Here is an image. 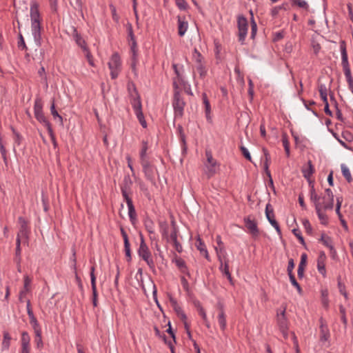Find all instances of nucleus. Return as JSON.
<instances>
[{
    "instance_id": "obj_36",
    "label": "nucleus",
    "mask_w": 353,
    "mask_h": 353,
    "mask_svg": "<svg viewBox=\"0 0 353 353\" xmlns=\"http://www.w3.org/2000/svg\"><path fill=\"white\" fill-rule=\"evenodd\" d=\"M319 91L320 93V96L321 99L323 100L324 103H328L327 101V88L325 85L321 84L319 86Z\"/></svg>"
},
{
    "instance_id": "obj_38",
    "label": "nucleus",
    "mask_w": 353,
    "mask_h": 353,
    "mask_svg": "<svg viewBox=\"0 0 353 353\" xmlns=\"http://www.w3.org/2000/svg\"><path fill=\"white\" fill-rule=\"evenodd\" d=\"M11 337L8 332H4L3 339L2 342V349L8 350L10 345Z\"/></svg>"
},
{
    "instance_id": "obj_27",
    "label": "nucleus",
    "mask_w": 353,
    "mask_h": 353,
    "mask_svg": "<svg viewBox=\"0 0 353 353\" xmlns=\"http://www.w3.org/2000/svg\"><path fill=\"white\" fill-rule=\"evenodd\" d=\"M188 23L187 21L182 20L180 17H178V34L180 37H183L187 31Z\"/></svg>"
},
{
    "instance_id": "obj_35",
    "label": "nucleus",
    "mask_w": 353,
    "mask_h": 353,
    "mask_svg": "<svg viewBox=\"0 0 353 353\" xmlns=\"http://www.w3.org/2000/svg\"><path fill=\"white\" fill-rule=\"evenodd\" d=\"M267 219L270 222V223L275 228L278 234L281 235V231L279 227V223L274 219V214H270L268 216H266Z\"/></svg>"
},
{
    "instance_id": "obj_37",
    "label": "nucleus",
    "mask_w": 353,
    "mask_h": 353,
    "mask_svg": "<svg viewBox=\"0 0 353 353\" xmlns=\"http://www.w3.org/2000/svg\"><path fill=\"white\" fill-rule=\"evenodd\" d=\"M320 241L325 245L326 247L329 248L330 250H334V247L332 245V241L330 236H327L323 234L320 239Z\"/></svg>"
},
{
    "instance_id": "obj_47",
    "label": "nucleus",
    "mask_w": 353,
    "mask_h": 353,
    "mask_svg": "<svg viewBox=\"0 0 353 353\" xmlns=\"http://www.w3.org/2000/svg\"><path fill=\"white\" fill-rule=\"evenodd\" d=\"M257 32V25L256 21H254V19L253 16L251 18V39H254L256 37Z\"/></svg>"
},
{
    "instance_id": "obj_2",
    "label": "nucleus",
    "mask_w": 353,
    "mask_h": 353,
    "mask_svg": "<svg viewBox=\"0 0 353 353\" xmlns=\"http://www.w3.org/2000/svg\"><path fill=\"white\" fill-rule=\"evenodd\" d=\"M140 245L138 249L139 256L146 262L150 268L154 267V263L151 257V252L149 250L148 245H146L143 236L140 234Z\"/></svg>"
},
{
    "instance_id": "obj_56",
    "label": "nucleus",
    "mask_w": 353,
    "mask_h": 353,
    "mask_svg": "<svg viewBox=\"0 0 353 353\" xmlns=\"http://www.w3.org/2000/svg\"><path fill=\"white\" fill-rule=\"evenodd\" d=\"M47 130H48V134H49V135L50 137V139H51V141L52 142V144H53L54 147L56 148L57 146V141H56V139H55V136L54 134L52 126H50L49 128H48Z\"/></svg>"
},
{
    "instance_id": "obj_64",
    "label": "nucleus",
    "mask_w": 353,
    "mask_h": 353,
    "mask_svg": "<svg viewBox=\"0 0 353 353\" xmlns=\"http://www.w3.org/2000/svg\"><path fill=\"white\" fill-rule=\"evenodd\" d=\"M303 225L307 233L312 232V228L311 224L310 223V221L307 219H305L303 221Z\"/></svg>"
},
{
    "instance_id": "obj_15",
    "label": "nucleus",
    "mask_w": 353,
    "mask_h": 353,
    "mask_svg": "<svg viewBox=\"0 0 353 353\" xmlns=\"http://www.w3.org/2000/svg\"><path fill=\"white\" fill-rule=\"evenodd\" d=\"M301 171L303 176L308 181L310 185H311L313 182L310 181V177L314 172V168L310 160L307 161L306 165L302 168Z\"/></svg>"
},
{
    "instance_id": "obj_23",
    "label": "nucleus",
    "mask_w": 353,
    "mask_h": 353,
    "mask_svg": "<svg viewBox=\"0 0 353 353\" xmlns=\"http://www.w3.org/2000/svg\"><path fill=\"white\" fill-rule=\"evenodd\" d=\"M30 18L31 22L40 21V14L39 11V7L36 3H33L31 4Z\"/></svg>"
},
{
    "instance_id": "obj_31",
    "label": "nucleus",
    "mask_w": 353,
    "mask_h": 353,
    "mask_svg": "<svg viewBox=\"0 0 353 353\" xmlns=\"http://www.w3.org/2000/svg\"><path fill=\"white\" fill-rule=\"evenodd\" d=\"M160 232L163 238H165L167 241H169V225L167 222H161L160 223Z\"/></svg>"
},
{
    "instance_id": "obj_60",
    "label": "nucleus",
    "mask_w": 353,
    "mask_h": 353,
    "mask_svg": "<svg viewBox=\"0 0 353 353\" xmlns=\"http://www.w3.org/2000/svg\"><path fill=\"white\" fill-rule=\"evenodd\" d=\"M124 250H125V256L127 257V261H130L132 259L130 245V244L124 245Z\"/></svg>"
},
{
    "instance_id": "obj_8",
    "label": "nucleus",
    "mask_w": 353,
    "mask_h": 353,
    "mask_svg": "<svg viewBox=\"0 0 353 353\" xmlns=\"http://www.w3.org/2000/svg\"><path fill=\"white\" fill-rule=\"evenodd\" d=\"M286 306H284L283 310L279 313L277 311V324L279 327V330L283 333L285 337L288 336V321L285 316Z\"/></svg>"
},
{
    "instance_id": "obj_58",
    "label": "nucleus",
    "mask_w": 353,
    "mask_h": 353,
    "mask_svg": "<svg viewBox=\"0 0 353 353\" xmlns=\"http://www.w3.org/2000/svg\"><path fill=\"white\" fill-rule=\"evenodd\" d=\"M83 52H85V57L89 63V64L94 67V61H93V57L92 55L91 54L89 49L88 48L87 50H84Z\"/></svg>"
},
{
    "instance_id": "obj_20",
    "label": "nucleus",
    "mask_w": 353,
    "mask_h": 353,
    "mask_svg": "<svg viewBox=\"0 0 353 353\" xmlns=\"http://www.w3.org/2000/svg\"><path fill=\"white\" fill-rule=\"evenodd\" d=\"M307 254L305 253L302 254L301 257V261L299 264L297 274L299 279H301L304 276V271L306 265Z\"/></svg>"
},
{
    "instance_id": "obj_34",
    "label": "nucleus",
    "mask_w": 353,
    "mask_h": 353,
    "mask_svg": "<svg viewBox=\"0 0 353 353\" xmlns=\"http://www.w3.org/2000/svg\"><path fill=\"white\" fill-rule=\"evenodd\" d=\"M148 149V142L143 141H142V147H141V150L140 152L141 162H143V161H148V159H147V156H146V152H147Z\"/></svg>"
},
{
    "instance_id": "obj_12",
    "label": "nucleus",
    "mask_w": 353,
    "mask_h": 353,
    "mask_svg": "<svg viewBox=\"0 0 353 353\" xmlns=\"http://www.w3.org/2000/svg\"><path fill=\"white\" fill-rule=\"evenodd\" d=\"M179 230L174 229V231H171L169 235V241L172 243L174 249L179 253L182 252L183 247L181 243L178 241Z\"/></svg>"
},
{
    "instance_id": "obj_16",
    "label": "nucleus",
    "mask_w": 353,
    "mask_h": 353,
    "mask_svg": "<svg viewBox=\"0 0 353 353\" xmlns=\"http://www.w3.org/2000/svg\"><path fill=\"white\" fill-rule=\"evenodd\" d=\"M32 33L35 42L40 45L41 40V24L40 21L31 22Z\"/></svg>"
},
{
    "instance_id": "obj_61",
    "label": "nucleus",
    "mask_w": 353,
    "mask_h": 353,
    "mask_svg": "<svg viewBox=\"0 0 353 353\" xmlns=\"http://www.w3.org/2000/svg\"><path fill=\"white\" fill-rule=\"evenodd\" d=\"M145 228L148 232H150V233L154 232V224L152 221H150V220L146 221L145 222Z\"/></svg>"
},
{
    "instance_id": "obj_32",
    "label": "nucleus",
    "mask_w": 353,
    "mask_h": 353,
    "mask_svg": "<svg viewBox=\"0 0 353 353\" xmlns=\"http://www.w3.org/2000/svg\"><path fill=\"white\" fill-rule=\"evenodd\" d=\"M292 6H296L299 8L307 10L309 9V5L305 0H290Z\"/></svg>"
},
{
    "instance_id": "obj_63",
    "label": "nucleus",
    "mask_w": 353,
    "mask_h": 353,
    "mask_svg": "<svg viewBox=\"0 0 353 353\" xmlns=\"http://www.w3.org/2000/svg\"><path fill=\"white\" fill-rule=\"evenodd\" d=\"M30 323L32 325L34 332H37V331H41V327L39 326V324L37 319L34 320L30 321Z\"/></svg>"
},
{
    "instance_id": "obj_11",
    "label": "nucleus",
    "mask_w": 353,
    "mask_h": 353,
    "mask_svg": "<svg viewBox=\"0 0 353 353\" xmlns=\"http://www.w3.org/2000/svg\"><path fill=\"white\" fill-rule=\"evenodd\" d=\"M141 164L145 178L152 183H154V168L150 163L149 161H143V162H141Z\"/></svg>"
},
{
    "instance_id": "obj_14",
    "label": "nucleus",
    "mask_w": 353,
    "mask_h": 353,
    "mask_svg": "<svg viewBox=\"0 0 353 353\" xmlns=\"http://www.w3.org/2000/svg\"><path fill=\"white\" fill-rule=\"evenodd\" d=\"M72 36L75 41L76 43L83 50H87L88 47L85 40L81 37V34L78 33L77 30L75 27H72Z\"/></svg>"
},
{
    "instance_id": "obj_39",
    "label": "nucleus",
    "mask_w": 353,
    "mask_h": 353,
    "mask_svg": "<svg viewBox=\"0 0 353 353\" xmlns=\"http://www.w3.org/2000/svg\"><path fill=\"white\" fill-rule=\"evenodd\" d=\"M34 343L36 344L37 348L40 350L43 347V343L41 336V331H37V332H34Z\"/></svg>"
},
{
    "instance_id": "obj_48",
    "label": "nucleus",
    "mask_w": 353,
    "mask_h": 353,
    "mask_svg": "<svg viewBox=\"0 0 353 353\" xmlns=\"http://www.w3.org/2000/svg\"><path fill=\"white\" fill-rule=\"evenodd\" d=\"M339 312L341 313V321L344 325L345 327L347 326V317H346V312H345V308L343 307V305H339Z\"/></svg>"
},
{
    "instance_id": "obj_51",
    "label": "nucleus",
    "mask_w": 353,
    "mask_h": 353,
    "mask_svg": "<svg viewBox=\"0 0 353 353\" xmlns=\"http://www.w3.org/2000/svg\"><path fill=\"white\" fill-rule=\"evenodd\" d=\"M139 121L140 122L141 125L143 128H145L147 127V123L145 120L142 111H139V112L135 113Z\"/></svg>"
},
{
    "instance_id": "obj_7",
    "label": "nucleus",
    "mask_w": 353,
    "mask_h": 353,
    "mask_svg": "<svg viewBox=\"0 0 353 353\" xmlns=\"http://www.w3.org/2000/svg\"><path fill=\"white\" fill-rule=\"evenodd\" d=\"M172 105L176 117H182L185 103L181 97L179 91L174 92Z\"/></svg>"
},
{
    "instance_id": "obj_62",
    "label": "nucleus",
    "mask_w": 353,
    "mask_h": 353,
    "mask_svg": "<svg viewBox=\"0 0 353 353\" xmlns=\"http://www.w3.org/2000/svg\"><path fill=\"white\" fill-rule=\"evenodd\" d=\"M18 48L21 50L27 49V46L25 43L24 39L21 34H19V41H18Z\"/></svg>"
},
{
    "instance_id": "obj_1",
    "label": "nucleus",
    "mask_w": 353,
    "mask_h": 353,
    "mask_svg": "<svg viewBox=\"0 0 353 353\" xmlns=\"http://www.w3.org/2000/svg\"><path fill=\"white\" fill-rule=\"evenodd\" d=\"M205 157L207 161L204 163L205 168V173L208 178H211L216 173L219 168V164L217 163L216 160L213 158L210 150H205Z\"/></svg>"
},
{
    "instance_id": "obj_29",
    "label": "nucleus",
    "mask_w": 353,
    "mask_h": 353,
    "mask_svg": "<svg viewBox=\"0 0 353 353\" xmlns=\"http://www.w3.org/2000/svg\"><path fill=\"white\" fill-rule=\"evenodd\" d=\"M311 186L310 190V200L314 203V206L316 207V205L317 204L319 206H321V202L320 199L321 197L316 194L313 183L310 185Z\"/></svg>"
},
{
    "instance_id": "obj_18",
    "label": "nucleus",
    "mask_w": 353,
    "mask_h": 353,
    "mask_svg": "<svg viewBox=\"0 0 353 353\" xmlns=\"http://www.w3.org/2000/svg\"><path fill=\"white\" fill-rule=\"evenodd\" d=\"M325 260H326V255L324 252H321L319 253V255L318 256L317 259V269L323 276L326 274V270H325Z\"/></svg>"
},
{
    "instance_id": "obj_9",
    "label": "nucleus",
    "mask_w": 353,
    "mask_h": 353,
    "mask_svg": "<svg viewBox=\"0 0 353 353\" xmlns=\"http://www.w3.org/2000/svg\"><path fill=\"white\" fill-rule=\"evenodd\" d=\"M132 185V181L130 176V175H125L123 178V180L121 184V190L122 193V196L123 199H128L130 197V194H131V188Z\"/></svg>"
},
{
    "instance_id": "obj_30",
    "label": "nucleus",
    "mask_w": 353,
    "mask_h": 353,
    "mask_svg": "<svg viewBox=\"0 0 353 353\" xmlns=\"http://www.w3.org/2000/svg\"><path fill=\"white\" fill-rule=\"evenodd\" d=\"M321 209L324 210H332L334 207V199H328L326 196L322 197Z\"/></svg>"
},
{
    "instance_id": "obj_25",
    "label": "nucleus",
    "mask_w": 353,
    "mask_h": 353,
    "mask_svg": "<svg viewBox=\"0 0 353 353\" xmlns=\"http://www.w3.org/2000/svg\"><path fill=\"white\" fill-rule=\"evenodd\" d=\"M174 263L179 270L183 273L190 276V273L188 270V267L186 266L185 261L180 258L177 257L174 259Z\"/></svg>"
},
{
    "instance_id": "obj_49",
    "label": "nucleus",
    "mask_w": 353,
    "mask_h": 353,
    "mask_svg": "<svg viewBox=\"0 0 353 353\" xmlns=\"http://www.w3.org/2000/svg\"><path fill=\"white\" fill-rule=\"evenodd\" d=\"M294 266H295V264H294L293 259H289L288 265V268H287V272H288V274L289 277L294 276L293 274V270L294 268Z\"/></svg>"
},
{
    "instance_id": "obj_45",
    "label": "nucleus",
    "mask_w": 353,
    "mask_h": 353,
    "mask_svg": "<svg viewBox=\"0 0 353 353\" xmlns=\"http://www.w3.org/2000/svg\"><path fill=\"white\" fill-rule=\"evenodd\" d=\"M30 338L27 332L21 333V346H30Z\"/></svg>"
},
{
    "instance_id": "obj_42",
    "label": "nucleus",
    "mask_w": 353,
    "mask_h": 353,
    "mask_svg": "<svg viewBox=\"0 0 353 353\" xmlns=\"http://www.w3.org/2000/svg\"><path fill=\"white\" fill-rule=\"evenodd\" d=\"M341 171L343 176L345 178V179L350 183L352 181V178L351 176V173L348 168L344 165H341Z\"/></svg>"
},
{
    "instance_id": "obj_19",
    "label": "nucleus",
    "mask_w": 353,
    "mask_h": 353,
    "mask_svg": "<svg viewBox=\"0 0 353 353\" xmlns=\"http://www.w3.org/2000/svg\"><path fill=\"white\" fill-rule=\"evenodd\" d=\"M19 223L20 224V229L17 234L21 236L22 238L28 239L29 230L26 221L20 216L19 218Z\"/></svg>"
},
{
    "instance_id": "obj_41",
    "label": "nucleus",
    "mask_w": 353,
    "mask_h": 353,
    "mask_svg": "<svg viewBox=\"0 0 353 353\" xmlns=\"http://www.w3.org/2000/svg\"><path fill=\"white\" fill-rule=\"evenodd\" d=\"M92 291V304L94 307H97L98 305V293L97 290V285L92 281V284H91Z\"/></svg>"
},
{
    "instance_id": "obj_44",
    "label": "nucleus",
    "mask_w": 353,
    "mask_h": 353,
    "mask_svg": "<svg viewBox=\"0 0 353 353\" xmlns=\"http://www.w3.org/2000/svg\"><path fill=\"white\" fill-rule=\"evenodd\" d=\"M196 68L199 73L200 77L201 78H204L207 74V70L205 68V62L196 64Z\"/></svg>"
},
{
    "instance_id": "obj_5",
    "label": "nucleus",
    "mask_w": 353,
    "mask_h": 353,
    "mask_svg": "<svg viewBox=\"0 0 353 353\" xmlns=\"http://www.w3.org/2000/svg\"><path fill=\"white\" fill-rule=\"evenodd\" d=\"M238 39L241 45L245 44V37L248 34V23L247 19L240 15L237 18Z\"/></svg>"
},
{
    "instance_id": "obj_40",
    "label": "nucleus",
    "mask_w": 353,
    "mask_h": 353,
    "mask_svg": "<svg viewBox=\"0 0 353 353\" xmlns=\"http://www.w3.org/2000/svg\"><path fill=\"white\" fill-rule=\"evenodd\" d=\"M132 105L134 111V113L139 112V111H142L141 110V102L140 100V97L137 95V97L133 99L132 102Z\"/></svg>"
},
{
    "instance_id": "obj_4",
    "label": "nucleus",
    "mask_w": 353,
    "mask_h": 353,
    "mask_svg": "<svg viewBox=\"0 0 353 353\" xmlns=\"http://www.w3.org/2000/svg\"><path fill=\"white\" fill-rule=\"evenodd\" d=\"M34 117L37 119V121L43 123L46 128L51 126V124L46 118L43 112V103L42 100L40 98H37L34 101Z\"/></svg>"
},
{
    "instance_id": "obj_57",
    "label": "nucleus",
    "mask_w": 353,
    "mask_h": 353,
    "mask_svg": "<svg viewBox=\"0 0 353 353\" xmlns=\"http://www.w3.org/2000/svg\"><path fill=\"white\" fill-rule=\"evenodd\" d=\"M177 129H178V131H179V134H180L181 141V142L183 143V150H186V148H185V134L183 132V128H182V126L179 125Z\"/></svg>"
},
{
    "instance_id": "obj_43",
    "label": "nucleus",
    "mask_w": 353,
    "mask_h": 353,
    "mask_svg": "<svg viewBox=\"0 0 353 353\" xmlns=\"http://www.w3.org/2000/svg\"><path fill=\"white\" fill-rule=\"evenodd\" d=\"M193 59L194 60L196 64L201 63L204 62L203 57L201 54L198 51L196 48L194 49V52L192 54Z\"/></svg>"
},
{
    "instance_id": "obj_17",
    "label": "nucleus",
    "mask_w": 353,
    "mask_h": 353,
    "mask_svg": "<svg viewBox=\"0 0 353 353\" xmlns=\"http://www.w3.org/2000/svg\"><path fill=\"white\" fill-rule=\"evenodd\" d=\"M218 306L219 308V312L217 316L218 323L221 330L224 331L227 327L226 316L224 312L223 305L221 303H219Z\"/></svg>"
},
{
    "instance_id": "obj_52",
    "label": "nucleus",
    "mask_w": 353,
    "mask_h": 353,
    "mask_svg": "<svg viewBox=\"0 0 353 353\" xmlns=\"http://www.w3.org/2000/svg\"><path fill=\"white\" fill-rule=\"evenodd\" d=\"M338 288L340 293L344 296L345 299H348V295L345 290V286L343 283H341L340 280L338 281Z\"/></svg>"
},
{
    "instance_id": "obj_54",
    "label": "nucleus",
    "mask_w": 353,
    "mask_h": 353,
    "mask_svg": "<svg viewBox=\"0 0 353 353\" xmlns=\"http://www.w3.org/2000/svg\"><path fill=\"white\" fill-rule=\"evenodd\" d=\"M240 150L242 152V154L244 156V157L247 160L252 161V157H251V155H250L249 151L248 150V149L245 146L241 145V146H240Z\"/></svg>"
},
{
    "instance_id": "obj_10",
    "label": "nucleus",
    "mask_w": 353,
    "mask_h": 353,
    "mask_svg": "<svg viewBox=\"0 0 353 353\" xmlns=\"http://www.w3.org/2000/svg\"><path fill=\"white\" fill-rule=\"evenodd\" d=\"M244 223L247 230L253 237L259 236V230L257 226V223L255 220L252 219L249 216L244 218Z\"/></svg>"
},
{
    "instance_id": "obj_6",
    "label": "nucleus",
    "mask_w": 353,
    "mask_h": 353,
    "mask_svg": "<svg viewBox=\"0 0 353 353\" xmlns=\"http://www.w3.org/2000/svg\"><path fill=\"white\" fill-rule=\"evenodd\" d=\"M108 67L110 70L112 79L117 78L121 68V59L118 53H114L108 62Z\"/></svg>"
},
{
    "instance_id": "obj_59",
    "label": "nucleus",
    "mask_w": 353,
    "mask_h": 353,
    "mask_svg": "<svg viewBox=\"0 0 353 353\" xmlns=\"http://www.w3.org/2000/svg\"><path fill=\"white\" fill-rule=\"evenodd\" d=\"M197 308H198L199 313L201 316L204 322H207V316H206L205 311L203 309V307L200 305V303H198Z\"/></svg>"
},
{
    "instance_id": "obj_28",
    "label": "nucleus",
    "mask_w": 353,
    "mask_h": 353,
    "mask_svg": "<svg viewBox=\"0 0 353 353\" xmlns=\"http://www.w3.org/2000/svg\"><path fill=\"white\" fill-rule=\"evenodd\" d=\"M222 251H223V250L222 248H220V252L216 250L217 255H218V259H219V261L221 263L219 269L225 275H226L228 273H230L229 265H228V261H225L224 264L223 263V261H222V259H221V254H220Z\"/></svg>"
},
{
    "instance_id": "obj_53",
    "label": "nucleus",
    "mask_w": 353,
    "mask_h": 353,
    "mask_svg": "<svg viewBox=\"0 0 353 353\" xmlns=\"http://www.w3.org/2000/svg\"><path fill=\"white\" fill-rule=\"evenodd\" d=\"M292 233L294 234L296 237L299 240L300 243L303 245L305 244L304 239L301 234V232L299 229L294 228L292 230Z\"/></svg>"
},
{
    "instance_id": "obj_55",
    "label": "nucleus",
    "mask_w": 353,
    "mask_h": 353,
    "mask_svg": "<svg viewBox=\"0 0 353 353\" xmlns=\"http://www.w3.org/2000/svg\"><path fill=\"white\" fill-rule=\"evenodd\" d=\"M21 247H16L14 261L19 265L20 264L21 261Z\"/></svg>"
},
{
    "instance_id": "obj_21",
    "label": "nucleus",
    "mask_w": 353,
    "mask_h": 353,
    "mask_svg": "<svg viewBox=\"0 0 353 353\" xmlns=\"http://www.w3.org/2000/svg\"><path fill=\"white\" fill-rule=\"evenodd\" d=\"M128 208V215L131 222L133 223L136 220L137 214L131 198L124 199Z\"/></svg>"
},
{
    "instance_id": "obj_13",
    "label": "nucleus",
    "mask_w": 353,
    "mask_h": 353,
    "mask_svg": "<svg viewBox=\"0 0 353 353\" xmlns=\"http://www.w3.org/2000/svg\"><path fill=\"white\" fill-rule=\"evenodd\" d=\"M320 341L327 342L330 337V330L322 318L320 319Z\"/></svg>"
},
{
    "instance_id": "obj_22",
    "label": "nucleus",
    "mask_w": 353,
    "mask_h": 353,
    "mask_svg": "<svg viewBox=\"0 0 353 353\" xmlns=\"http://www.w3.org/2000/svg\"><path fill=\"white\" fill-rule=\"evenodd\" d=\"M31 279L29 278L28 276L26 275L24 276V288L23 290H21L19 293V300L20 302L24 301V297L26 295V293L29 291V285L31 283Z\"/></svg>"
},
{
    "instance_id": "obj_3",
    "label": "nucleus",
    "mask_w": 353,
    "mask_h": 353,
    "mask_svg": "<svg viewBox=\"0 0 353 353\" xmlns=\"http://www.w3.org/2000/svg\"><path fill=\"white\" fill-rule=\"evenodd\" d=\"M340 50L341 53V65L343 66L346 80L347 81L350 79H352L353 77L351 74L350 67L348 62L347 53L346 50V44L344 41H342L340 43Z\"/></svg>"
},
{
    "instance_id": "obj_50",
    "label": "nucleus",
    "mask_w": 353,
    "mask_h": 353,
    "mask_svg": "<svg viewBox=\"0 0 353 353\" xmlns=\"http://www.w3.org/2000/svg\"><path fill=\"white\" fill-rule=\"evenodd\" d=\"M50 112L54 119L58 118L60 122L62 123L63 118L59 114L58 112L56 110L54 101H52V105L50 106Z\"/></svg>"
},
{
    "instance_id": "obj_26",
    "label": "nucleus",
    "mask_w": 353,
    "mask_h": 353,
    "mask_svg": "<svg viewBox=\"0 0 353 353\" xmlns=\"http://www.w3.org/2000/svg\"><path fill=\"white\" fill-rule=\"evenodd\" d=\"M316 214L318 215V217L319 219V221L321 224L326 225L328 223V217L325 213H324L321 209V205L319 206L317 204L316 205L315 208Z\"/></svg>"
},
{
    "instance_id": "obj_46",
    "label": "nucleus",
    "mask_w": 353,
    "mask_h": 353,
    "mask_svg": "<svg viewBox=\"0 0 353 353\" xmlns=\"http://www.w3.org/2000/svg\"><path fill=\"white\" fill-rule=\"evenodd\" d=\"M282 142H283V145L284 147V149H285V154L287 155V157H289L290 156V143L288 140V138H287V136L286 134H283L282 136Z\"/></svg>"
},
{
    "instance_id": "obj_33",
    "label": "nucleus",
    "mask_w": 353,
    "mask_h": 353,
    "mask_svg": "<svg viewBox=\"0 0 353 353\" xmlns=\"http://www.w3.org/2000/svg\"><path fill=\"white\" fill-rule=\"evenodd\" d=\"M202 99H203V103L205 106V112L206 117L208 119H210L211 107H210V101L207 97V94L205 92L203 93V94H202Z\"/></svg>"
},
{
    "instance_id": "obj_24",
    "label": "nucleus",
    "mask_w": 353,
    "mask_h": 353,
    "mask_svg": "<svg viewBox=\"0 0 353 353\" xmlns=\"http://www.w3.org/2000/svg\"><path fill=\"white\" fill-rule=\"evenodd\" d=\"M196 247L200 251V253L202 255H203L206 259L210 260L208 252L206 249L205 245L204 244V243L202 241L199 236L197 238L196 241Z\"/></svg>"
}]
</instances>
